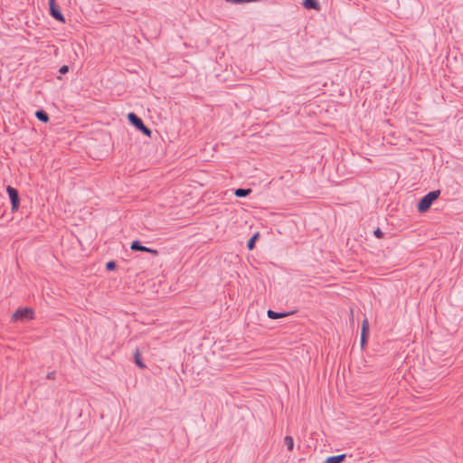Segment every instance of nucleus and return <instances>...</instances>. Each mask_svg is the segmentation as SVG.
<instances>
[{"mask_svg":"<svg viewBox=\"0 0 463 463\" xmlns=\"http://www.w3.org/2000/svg\"><path fill=\"white\" fill-rule=\"evenodd\" d=\"M440 195V190H434L425 194L418 203L417 209L419 213H426L430 210L434 201Z\"/></svg>","mask_w":463,"mask_h":463,"instance_id":"obj_1","label":"nucleus"},{"mask_svg":"<svg viewBox=\"0 0 463 463\" xmlns=\"http://www.w3.org/2000/svg\"><path fill=\"white\" fill-rule=\"evenodd\" d=\"M128 119L131 125H133L137 130L142 132L146 137H151L152 131L149 128H147L142 118L138 117L134 112H130L128 114Z\"/></svg>","mask_w":463,"mask_h":463,"instance_id":"obj_2","label":"nucleus"},{"mask_svg":"<svg viewBox=\"0 0 463 463\" xmlns=\"http://www.w3.org/2000/svg\"><path fill=\"white\" fill-rule=\"evenodd\" d=\"M34 317V311L31 307L18 308L12 316L14 321H27Z\"/></svg>","mask_w":463,"mask_h":463,"instance_id":"obj_3","label":"nucleus"},{"mask_svg":"<svg viewBox=\"0 0 463 463\" xmlns=\"http://www.w3.org/2000/svg\"><path fill=\"white\" fill-rule=\"evenodd\" d=\"M6 192L9 196L10 202H11V209L13 213H15L18 211L20 206V196L18 190L14 187L8 185L6 187Z\"/></svg>","mask_w":463,"mask_h":463,"instance_id":"obj_4","label":"nucleus"},{"mask_svg":"<svg viewBox=\"0 0 463 463\" xmlns=\"http://www.w3.org/2000/svg\"><path fill=\"white\" fill-rule=\"evenodd\" d=\"M49 9L52 18L59 22L65 23V18L56 4V0H49Z\"/></svg>","mask_w":463,"mask_h":463,"instance_id":"obj_5","label":"nucleus"},{"mask_svg":"<svg viewBox=\"0 0 463 463\" xmlns=\"http://www.w3.org/2000/svg\"><path fill=\"white\" fill-rule=\"evenodd\" d=\"M130 249L134 251H145L153 254L154 256H157L159 254L158 250L143 246L141 242L137 240L133 241L130 244Z\"/></svg>","mask_w":463,"mask_h":463,"instance_id":"obj_6","label":"nucleus"},{"mask_svg":"<svg viewBox=\"0 0 463 463\" xmlns=\"http://www.w3.org/2000/svg\"><path fill=\"white\" fill-rule=\"evenodd\" d=\"M345 454L330 456L326 458L323 463H342L345 460Z\"/></svg>","mask_w":463,"mask_h":463,"instance_id":"obj_7","label":"nucleus"},{"mask_svg":"<svg viewBox=\"0 0 463 463\" xmlns=\"http://www.w3.org/2000/svg\"><path fill=\"white\" fill-rule=\"evenodd\" d=\"M303 5L306 9L319 10L320 5L317 0H304Z\"/></svg>","mask_w":463,"mask_h":463,"instance_id":"obj_8","label":"nucleus"},{"mask_svg":"<svg viewBox=\"0 0 463 463\" xmlns=\"http://www.w3.org/2000/svg\"><path fill=\"white\" fill-rule=\"evenodd\" d=\"M34 115L38 120L43 123H47L50 119L48 113L43 109L36 110Z\"/></svg>","mask_w":463,"mask_h":463,"instance_id":"obj_9","label":"nucleus"},{"mask_svg":"<svg viewBox=\"0 0 463 463\" xmlns=\"http://www.w3.org/2000/svg\"><path fill=\"white\" fill-rule=\"evenodd\" d=\"M267 314H268V317L271 319H279V318L286 317L288 315H290V313H288V312H276L271 309L268 310Z\"/></svg>","mask_w":463,"mask_h":463,"instance_id":"obj_10","label":"nucleus"},{"mask_svg":"<svg viewBox=\"0 0 463 463\" xmlns=\"http://www.w3.org/2000/svg\"><path fill=\"white\" fill-rule=\"evenodd\" d=\"M251 193V189L250 188H238L235 190L234 194L237 197L243 198L248 196Z\"/></svg>","mask_w":463,"mask_h":463,"instance_id":"obj_11","label":"nucleus"},{"mask_svg":"<svg viewBox=\"0 0 463 463\" xmlns=\"http://www.w3.org/2000/svg\"><path fill=\"white\" fill-rule=\"evenodd\" d=\"M260 234L259 232L254 233L250 239L247 241V248L251 250L255 248L256 241L259 239Z\"/></svg>","mask_w":463,"mask_h":463,"instance_id":"obj_12","label":"nucleus"},{"mask_svg":"<svg viewBox=\"0 0 463 463\" xmlns=\"http://www.w3.org/2000/svg\"><path fill=\"white\" fill-rule=\"evenodd\" d=\"M284 444L287 447L288 450L292 451L294 448V439L291 436H286L284 438Z\"/></svg>","mask_w":463,"mask_h":463,"instance_id":"obj_13","label":"nucleus"},{"mask_svg":"<svg viewBox=\"0 0 463 463\" xmlns=\"http://www.w3.org/2000/svg\"><path fill=\"white\" fill-rule=\"evenodd\" d=\"M134 358H135V363H136V364H137L139 368H145V367H146L145 364H144V363H143V361H142L141 354H140V353L138 352V350H137V351L135 352Z\"/></svg>","mask_w":463,"mask_h":463,"instance_id":"obj_14","label":"nucleus"},{"mask_svg":"<svg viewBox=\"0 0 463 463\" xmlns=\"http://www.w3.org/2000/svg\"><path fill=\"white\" fill-rule=\"evenodd\" d=\"M361 335H369V322L367 318H364L362 322Z\"/></svg>","mask_w":463,"mask_h":463,"instance_id":"obj_15","label":"nucleus"},{"mask_svg":"<svg viewBox=\"0 0 463 463\" xmlns=\"http://www.w3.org/2000/svg\"><path fill=\"white\" fill-rule=\"evenodd\" d=\"M117 268V263L114 260H109L106 263V269L109 271L115 270Z\"/></svg>","mask_w":463,"mask_h":463,"instance_id":"obj_16","label":"nucleus"},{"mask_svg":"<svg viewBox=\"0 0 463 463\" xmlns=\"http://www.w3.org/2000/svg\"><path fill=\"white\" fill-rule=\"evenodd\" d=\"M373 234L376 238L382 239L383 238L384 233L382 232L380 228H377L373 231Z\"/></svg>","mask_w":463,"mask_h":463,"instance_id":"obj_17","label":"nucleus"},{"mask_svg":"<svg viewBox=\"0 0 463 463\" xmlns=\"http://www.w3.org/2000/svg\"><path fill=\"white\" fill-rule=\"evenodd\" d=\"M368 341V335H361L360 342L361 346L364 347V345L367 344Z\"/></svg>","mask_w":463,"mask_h":463,"instance_id":"obj_18","label":"nucleus"},{"mask_svg":"<svg viewBox=\"0 0 463 463\" xmlns=\"http://www.w3.org/2000/svg\"><path fill=\"white\" fill-rule=\"evenodd\" d=\"M69 71V66L67 65H62L60 70H59V72L61 74H66L67 72Z\"/></svg>","mask_w":463,"mask_h":463,"instance_id":"obj_19","label":"nucleus"},{"mask_svg":"<svg viewBox=\"0 0 463 463\" xmlns=\"http://www.w3.org/2000/svg\"><path fill=\"white\" fill-rule=\"evenodd\" d=\"M55 376H56V372L55 371H52V372H49L46 375V378L48 380H53L55 379Z\"/></svg>","mask_w":463,"mask_h":463,"instance_id":"obj_20","label":"nucleus"}]
</instances>
